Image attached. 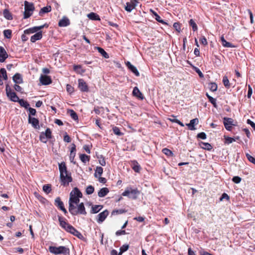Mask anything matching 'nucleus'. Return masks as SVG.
Returning a JSON list of instances; mask_svg holds the SVG:
<instances>
[{
	"label": "nucleus",
	"instance_id": "nucleus-1",
	"mask_svg": "<svg viewBox=\"0 0 255 255\" xmlns=\"http://www.w3.org/2000/svg\"><path fill=\"white\" fill-rule=\"evenodd\" d=\"M82 197V193L77 187H75L70 193L69 208H73L75 205L80 204V198Z\"/></svg>",
	"mask_w": 255,
	"mask_h": 255
},
{
	"label": "nucleus",
	"instance_id": "nucleus-2",
	"mask_svg": "<svg viewBox=\"0 0 255 255\" xmlns=\"http://www.w3.org/2000/svg\"><path fill=\"white\" fill-rule=\"evenodd\" d=\"M49 251L55 255L62 254L63 255H70V249L65 246H59L58 247L50 246Z\"/></svg>",
	"mask_w": 255,
	"mask_h": 255
},
{
	"label": "nucleus",
	"instance_id": "nucleus-3",
	"mask_svg": "<svg viewBox=\"0 0 255 255\" xmlns=\"http://www.w3.org/2000/svg\"><path fill=\"white\" fill-rule=\"evenodd\" d=\"M76 205L77 207L75 206L73 208H69V211L72 215L76 216L78 214L86 215L87 214V212L86 211L84 204L83 202Z\"/></svg>",
	"mask_w": 255,
	"mask_h": 255
},
{
	"label": "nucleus",
	"instance_id": "nucleus-4",
	"mask_svg": "<svg viewBox=\"0 0 255 255\" xmlns=\"http://www.w3.org/2000/svg\"><path fill=\"white\" fill-rule=\"evenodd\" d=\"M25 11L23 13V18L26 19L29 17L34 10V6L33 3H30L27 1H24Z\"/></svg>",
	"mask_w": 255,
	"mask_h": 255
},
{
	"label": "nucleus",
	"instance_id": "nucleus-5",
	"mask_svg": "<svg viewBox=\"0 0 255 255\" xmlns=\"http://www.w3.org/2000/svg\"><path fill=\"white\" fill-rule=\"evenodd\" d=\"M7 97L12 102H17L19 98L14 92H13L9 85L7 84L5 87Z\"/></svg>",
	"mask_w": 255,
	"mask_h": 255
},
{
	"label": "nucleus",
	"instance_id": "nucleus-6",
	"mask_svg": "<svg viewBox=\"0 0 255 255\" xmlns=\"http://www.w3.org/2000/svg\"><path fill=\"white\" fill-rule=\"evenodd\" d=\"M60 179L61 185L64 186H68L69 183L72 181L71 173L64 175H60Z\"/></svg>",
	"mask_w": 255,
	"mask_h": 255
},
{
	"label": "nucleus",
	"instance_id": "nucleus-7",
	"mask_svg": "<svg viewBox=\"0 0 255 255\" xmlns=\"http://www.w3.org/2000/svg\"><path fill=\"white\" fill-rule=\"evenodd\" d=\"M223 123L226 129L229 131H231L232 129V126H235L234 124V120L232 118L225 117L223 119Z\"/></svg>",
	"mask_w": 255,
	"mask_h": 255
},
{
	"label": "nucleus",
	"instance_id": "nucleus-8",
	"mask_svg": "<svg viewBox=\"0 0 255 255\" xmlns=\"http://www.w3.org/2000/svg\"><path fill=\"white\" fill-rule=\"evenodd\" d=\"M54 205L62 211L65 214L67 213V211L64 206L63 202L61 201L60 197H58L55 199Z\"/></svg>",
	"mask_w": 255,
	"mask_h": 255
},
{
	"label": "nucleus",
	"instance_id": "nucleus-9",
	"mask_svg": "<svg viewBox=\"0 0 255 255\" xmlns=\"http://www.w3.org/2000/svg\"><path fill=\"white\" fill-rule=\"evenodd\" d=\"M58 217L60 226L66 231H68L69 226H71L72 225L66 222V219L64 217L60 216H58Z\"/></svg>",
	"mask_w": 255,
	"mask_h": 255
},
{
	"label": "nucleus",
	"instance_id": "nucleus-10",
	"mask_svg": "<svg viewBox=\"0 0 255 255\" xmlns=\"http://www.w3.org/2000/svg\"><path fill=\"white\" fill-rule=\"evenodd\" d=\"M39 81L43 85H48L52 83V80L50 76L45 75H41Z\"/></svg>",
	"mask_w": 255,
	"mask_h": 255
},
{
	"label": "nucleus",
	"instance_id": "nucleus-11",
	"mask_svg": "<svg viewBox=\"0 0 255 255\" xmlns=\"http://www.w3.org/2000/svg\"><path fill=\"white\" fill-rule=\"evenodd\" d=\"M28 122L29 124H31L34 128L38 129L40 128L39 122L37 119L31 117L30 115H28Z\"/></svg>",
	"mask_w": 255,
	"mask_h": 255
},
{
	"label": "nucleus",
	"instance_id": "nucleus-12",
	"mask_svg": "<svg viewBox=\"0 0 255 255\" xmlns=\"http://www.w3.org/2000/svg\"><path fill=\"white\" fill-rule=\"evenodd\" d=\"M58 167L60 172V175H64L65 174L71 173L68 171L66 163L64 162L59 163Z\"/></svg>",
	"mask_w": 255,
	"mask_h": 255
},
{
	"label": "nucleus",
	"instance_id": "nucleus-13",
	"mask_svg": "<svg viewBox=\"0 0 255 255\" xmlns=\"http://www.w3.org/2000/svg\"><path fill=\"white\" fill-rule=\"evenodd\" d=\"M68 229H69V230H68V231H67V232L71 233V234L77 237L79 239H82L84 238L83 236L81 234V233L80 232H79L78 230H77L72 226H69Z\"/></svg>",
	"mask_w": 255,
	"mask_h": 255
},
{
	"label": "nucleus",
	"instance_id": "nucleus-14",
	"mask_svg": "<svg viewBox=\"0 0 255 255\" xmlns=\"http://www.w3.org/2000/svg\"><path fill=\"white\" fill-rule=\"evenodd\" d=\"M78 87L82 92H88L89 90L87 84L82 79L78 80Z\"/></svg>",
	"mask_w": 255,
	"mask_h": 255
},
{
	"label": "nucleus",
	"instance_id": "nucleus-15",
	"mask_svg": "<svg viewBox=\"0 0 255 255\" xmlns=\"http://www.w3.org/2000/svg\"><path fill=\"white\" fill-rule=\"evenodd\" d=\"M137 2L136 0H131L130 2H127L125 9L128 12H130L136 6V3Z\"/></svg>",
	"mask_w": 255,
	"mask_h": 255
},
{
	"label": "nucleus",
	"instance_id": "nucleus-16",
	"mask_svg": "<svg viewBox=\"0 0 255 255\" xmlns=\"http://www.w3.org/2000/svg\"><path fill=\"white\" fill-rule=\"evenodd\" d=\"M126 65L127 66V67L128 68V69L131 72H132L133 73H134L135 76H139V73L138 71V70L136 69V68L134 66L132 65L130 63V62L127 61V62H126Z\"/></svg>",
	"mask_w": 255,
	"mask_h": 255
},
{
	"label": "nucleus",
	"instance_id": "nucleus-17",
	"mask_svg": "<svg viewBox=\"0 0 255 255\" xmlns=\"http://www.w3.org/2000/svg\"><path fill=\"white\" fill-rule=\"evenodd\" d=\"M109 214V212L107 210L104 211L103 212L100 213L98 214V219H97V222L99 223L103 222L105 219L107 218Z\"/></svg>",
	"mask_w": 255,
	"mask_h": 255
},
{
	"label": "nucleus",
	"instance_id": "nucleus-18",
	"mask_svg": "<svg viewBox=\"0 0 255 255\" xmlns=\"http://www.w3.org/2000/svg\"><path fill=\"white\" fill-rule=\"evenodd\" d=\"M8 57V54L4 48L1 46L0 47V62H3Z\"/></svg>",
	"mask_w": 255,
	"mask_h": 255
},
{
	"label": "nucleus",
	"instance_id": "nucleus-19",
	"mask_svg": "<svg viewBox=\"0 0 255 255\" xmlns=\"http://www.w3.org/2000/svg\"><path fill=\"white\" fill-rule=\"evenodd\" d=\"M70 24L69 19L65 16H64L61 19H60L58 22V25L60 27H65Z\"/></svg>",
	"mask_w": 255,
	"mask_h": 255
},
{
	"label": "nucleus",
	"instance_id": "nucleus-20",
	"mask_svg": "<svg viewBox=\"0 0 255 255\" xmlns=\"http://www.w3.org/2000/svg\"><path fill=\"white\" fill-rule=\"evenodd\" d=\"M12 80L15 84H21L23 83L22 76L19 73H16L12 77Z\"/></svg>",
	"mask_w": 255,
	"mask_h": 255
},
{
	"label": "nucleus",
	"instance_id": "nucleus-21",
	"mask_svg": "<svg viewBox=\"0 0 255 255\" xmlns=\"http://www.w3.org/2000/svg\"><path fill=\"white\" fill-rule=\"evenodd\" d=\"M132 94L134 96L138 98L139 99L142 100L144 98V97H143L142 94L141 93V92L139 91V90L136 87H135L133 88V90L132 91Z\"/></svg>",
	"mask_w": 255,
	"mask_h": 255
},
{
	"label": "nucleus",
	"instance_id": "nucleus-22",
	"mask_svg": "<svg viewBox=\"0 0 255 255\" xmlns=\"http://www.w3.org/2000/svg\"><path fill=\"white\" fill-rule=\"evenodd\" d=\"M199 121L197 118H195L191 120L189 124H187L186 126L188 127L191 130H195V128L194 126L198 124Z\"/></svg>",
	"mask_w": 255,
	"mask_h": 255
},
{
	"label": "nucleus",
	"instance_id": "nucleus-23",
	"mask_svg": "<svg viewBox=\"0 0 255 255\" xmlns=\"http://www.w3.org/2000/svg\"><path fill=\"white\" fill-rule=\"evenodd\" d=\"M42 37V31L36 32L31 37L30 41L31 42H35L37 40H40Z\"/></svg>",
	"mask_w": 255,
	"mask_h": 255
},
{
	"label": "nucleus",
	"instance_id": "nucleus-24",
	"mask_svg": "<svg viewBox=\"0 0 255 255\" xmlns=\"http://www.w3.org/2000/svg\"><path fill=\"white\" fill-rule=\"evenodd\" d=\"M109 192V189L107 187H104L100 189L98 193V195L99 197H104L106 196Z\"/></svg>",
	"mask_w": 255,
	"mask_h": 255
},
{
	"label": "nucleus",
	"instance_id": "nucleus-25",
	"mask_svg": "<svg viewBox=\"0 0 255 255\" xmlns=\"http://www.w3.org/2000/svg\"><path fill=\"white\" fill-rule=\"evenodd\" d=\"M131 166L133 170L136 172H139L141 167L136 160L131 161Z\"/></svg>",
	"mask_w": 255,
	"mask_h": 255
},
{
	"label": "nucleus",
	"instance_id": "nucleus-26",
	"mask_svg": "<svg viewBox=\"0 0 255 255\" xmlns=\"http://www.w3.org/2000/svg\"><path fill=\"white\" fill-rule=\"evenodd\" d=\"M139 194V191L137 189H130V193L129 194L130 198H131L132 199H136L137 198L138 195Z\"/></svg>",
	"mask_w": 255,
	"mask_h": 255
},
{
	"label": "nucleus",
	"instance_id": "nucleus-27",
	"mask_svg": "<svg viewBox=\"0 0 255 255\" xmlns=\"http://www.w3.org/2000/svg\"><path fill=\"white\" fill-rule=\"evenodd\" d=\"M51 11V7L50 5H48L42 7L39 11V14L40 16H43V14L48 13Z\"/></svg>",
	"mask_w": 255,
	"mask_h": 255
},
{
	"label": "nucleus",
	"instance_id": "nucleus-28",
	"mask_svg": "<svg viewBox=\"0 0 255 255\" xmlns=\"http://www.w3.org/2000/svg\"><path fill=\"white\" fill-rule=\"evenodd\" d=\"M3 16L7 20L12 19V14L7 9H5L3 10Z\"/></svg>",
	"mask_w": 255,
	"mask_h": 255
},
{
	"label": "nucleus",
	"instance_id": "nucleus-29",
	"mask_svg": "<svg viewBox=\"0 0 255 255\" xmlns=\"http://www.w3.org/2000/svg\"><path fill=\"white\" fill-rule=\"evenodd\" d=\"M97 49L98 50V52L101 54V55L105 58H109V54L105 51V50L100 47H96Z\"/></svg>",
	"mask_w": 255,
	"mask_h": 255
},
{
	"label": "nucleus",
	"instance_id": "nucleus-30",
	"mask_svg": "<svg viewBox=\"0 0 255 255\" xmlns=\"http://www.w3.org/2000/svg\"><path fill=\"white\" fill-rule=\"evenodd\" d=\"M88 17L89 19L91 20H100L99 16L96 13L91 12L88 14Z\"/></svg>",
	"mask_w": 255,
	"mask_h": 255
},
{
	"label": "nucleus",
	"instance_id": "nucleus-31",
	"mask_svg": "<svg viewBox=\"0 0 255 255\" xmlns=\"http://www.w3.org/2000/svg\"><path fill=\"white\" fill-rule=\"evenodd\" d=\"M103 172V169L101 166H97L96 167L95 173L94 174V176L96 178H98L99 175V176H101Z\"/></svg>",
	"mask_w": 255,
	"mask_h": 255
},
{
	"label": "nucleus",
	"instance_id": "nucleus-32",
	"mask_svg": "<svg viewBox=\"0 0 255 255\" xmlns=\"http://www.w3.org/2000/svg\"><path fill=\"white\" fill-rule=\"evenodd\" d=\"M103 208V206L101 205H95L92 206V210L91 211V213L96 214L99 212Z\"/></svg>",
	"mask_w": 255,
	"mask_h": 255
},
{
	"label": "nucleus",
	"instance_id": "nucleus-33",
	"mask_svg": "<svg viewBox=\"0 0 255 255\" xmlns=\"http://www.w3.org/2000/svg\"><path fill=\"white\" fill-rule=\"evenodd\" d=\"M17 102H18L21 107H24L25 109H28L29 107V104L27 101H24L23 99H19V100L17 101Z\"/></svg>",
	"mask_w": 255,
	"mask_h": 255
},
{
	"label": "nucleus",
	"instance_id": "nucleus-34",
	"mask_svg": "<svg viewBox=\"0 0 255 255\" xmlns=\"http://www.w3.org/2000/svg\"><path fill=\"white\" fill-rule=\"evenodd\" d=\"M80 158L83 163H86L89 161L90 156L85 154H82L80 155Z\"/></svg>",
	"mask_w": 255,
	"mask_h": 255
},
{
	"label": "nucleus",
	"instance_id": "nucleus-35",
	"mask_svg": "<svg viewBox=\"0 0 255 255\" xmlns=\"http://www.w3.org/2000/svg\"><path fill=\"white\" fill-rule=\"evenodd\" d=\"M37 26H34L32 28H28L24 30V32L25 34H29L30 33H35L38 31V29H37Z\"/></svg>",
	"mask_w": 255,
	"mask_h": 255
},
{
	"label": "nucleus",
	"instance_id": "nucleus-36",
	"mask_svg": "<svg viewBox=\"0 0 255 255\" xmlns=\"http://www.w3.org/2000/svg\"><path fill=\"white\" fill-rule=\"evenodd\" d=\"M68 113L70 114L71 117L74 120H77L78 119V117L77 113L73 110H69L68 111Z\"/></svg>",
	"mask_w": 255,
	"mask_h": 255
},
{
	"label": "nucleus",
	"instance_id": "nucleus-37",
	"mask_svg": "<svg viewBox=\"0 0 255 255\" xmlns=\"http://www.w3.org/2000/svg\"><path fill=\"white\" fill-rule=\"evenodd\" d=\"M127 212V211L125 209H119V210H114L112 212V215H117L118 214H122L123 213H125Z\"/></svg>",
	"mask_w": 255,
	"mask_h": 255
},
{
	"label": "nucleus",
	"instance_id": "nucleus-38",
	"mask_svg": "<svg viewBox=\"0 0 255 255\" xmlns=\"http://www.w3.org/2000/svg\"><path fill=\"white\" fill-rule=\"evenodd\" d=\"M12 31L10 29H6L3 31V35L5 38L10 39L11 37Z\"/></svg>",
	"mask_w": 255,
	"mask_h": 255
},
{
	"label": "nucleus",
	"instance_id": "nucleus-39",
	"mask_svg": "<svg viewBox=\"0 0 255 255\" xmlns=\"http://www.w3.org/2000/svg\"><path fill=\"white\" fill-rule=\"evenodd\" d=\"M189 24L190 26H191L192 27V29L194 31L197 30V29H198L197 25L193 19H191L189 20Z\"/></svg>",
	"mask_w": 255,
	"mask_h": 255
},
{
	"label": "nucleus",
	"instance_id": "nucleus-40",
	"mask_svg": "<svg viewBox=\"0 0 255 255\" xmlns=\"http://www.w3.org/2000/svg\"><path fill=\"white\" fill-rule=\"evenodd\" d=\"M223 83L224 84V86L227 88H229L231 86L229 81L228 79V77L226 76L223 77Z\"/></svg>",
	"mask_w": 255,
	"mask_h": 255
},
{
	"label": "nucleus",
	"instance_id": "nucleus-41",
	"mask_svg": "<svg viewBox=\"0 0 255 255\" xmlns=\"http://www.w3.org/2000/svg\"><path fill=\"white\" fill-rule=\"evenodd\" d=\"M43 134L47 139H51L52 138V132L49 128H47L45 131L43 132Z\"/></svg>",
	"mask_w": 255,
	"mask_h": 255
},
{
	"label": "nucleus",
	"instance_id": "nucleus-42",
	"mask_svg": "<svg viewBox=\"0 0 255 255\" xmlns=\"http://www.w3.org/2000/svg\"><path fill=\"white\" fill-rule=\"evenodd\" d=\"M113 130L114 133L117 135L122 136L124 134L123 133L121 132L120 128L117 127H114L113 128Z\"/></svg>",
	"mask_w": 255,
	"mask_h": 255
},
{
	"label": "nucleus",
	"instance_id": "nucleus-43",
	"mask_svg": "<svg viewBox=\"0 0 255 255\" xmlns=\"http://www.w3.org/2000/svg\"><path fill=\"white\" fill-rule=\"evenodd\" d=\"M162 152L168 156H173V152L169 149L164 148L162 150Z\"/></svg>",
	"mask_w": 255,
	"mask_h": 255
},
{
	"label": "nucleus",
	"instance_id": "nucleus-44",
	"mask_svg": "<svg viewBox=\"0 0 255 255\" xmlns=\"http://www.w3.org/2000/svg\"><path fill=\"white\" fill-rule=\"evenodd\" d=\"M43 190L47 194L51 191V186L50 184H46L43 186Z\"/></svg>",
	"mask_w": 255,
	"mask_h": 255
},
{
	"label": "nucleus",
	"instance_id": "nucleus-45",
	"mask_svg": "<svg viewBox=\"0 0 255 255\" xmlns=\"http://www.w3.org/2000/svg\"><path fill=\"white\" fill-rule=\"evenodd\" d=\"M201 144L204 145L202 147L205 149L210 150L212 148V146L208 142H201Z\"/></svg>",
	"mask_w": 255,
	"mask_h": 255
},
{
	"label": "nucleus",
	"instance_id": "nucleus-46",
	"mask_svg": "<svg viewBox=\"0 0 255 255\" xmlns=\"http://www.w3.org/2000/svg\"><path fill=\"white\" fill-rule=\"evenodd\" d=\"M94 191V187L92 185L88 186L86 189V194L88 195L92 194Z\"/></svg>",
	"mask_w": 255,
	"mask_h": 255
},
{
	"label": "nucleus",
	"instance_id": "nucleus-47",
	"mask_svg": "<svg viewBox=\"0 0 255 255\" xmlns=\"http://www.w3.org/2000/svg\"><path fill=\"white\" fill-rule=\"evenodd\" d=\"M98 158L99 159V163L102 166H105L106 165V161L105 160V158L102 155H100V156H98Z\"/></svg>",
	"mask_w": 255,
	"mask_h": 255
},
{
	"label": "nucleus",
	"instance_id": "nucleus-48",
	"mask_svg": "<svg viewBox=\"0 0 255 255\" xmlns=\"http://www.w3.org/2000/svg\"><path fill=\"white\" fill-rule=\"evenodd\" d=\"M0 72L2 76L3 79L4 80H7L8 77L5 69L4 68H1L0 70Z\"/></svg>",
	"mask_w": 255,
	"mask_h": 255
},
{
	"label": "nucleus",
	"instance_id": "nucleus-49",
	"mask_svg": "<svg viewBox=\"0 0 255 255\" xmlns=\"http://www.w3.org/2000/svg\"><path fill=\"white\" fill-rule=\"evenodd\" d=\"M210 90L212 91V92H215L217 91V88H218V86H217V85L216 84V83H211L210 84Z\"/></svg>",
	"mask_w": 255,
	"mask_h": 255
},
{
	"label": "nucleus",
	"instance_id": "nucleus-50",
	"mask_svg": "<svg viewBox=\"0 0 255 255\" xmlns=\"http://www.w3.org/2000/svg\"><path fill=\"white\" fill-rule=\"evenodd\" d=\"M47 138L46 137V136H44V135L43 134V132H41V133L39 135V140L41 142L46 143L47 141Z\"/></svg>",
	"mask_w": 255,
	"mask_h": 255
},
{
	"label": "nucleus",
	"instance_id": "nucleus-51",
	"mask_svg": "<svg viewBox=\"0 0 255 255\" xmlns=\"http://www.w3.org/2000/svg\"><path fill=\"white\" fill-rule=\"evenodd\" d=\"M153 13L155 16V19L157 21L161 23L166 24V23L163 20H162L161 18V17L159 15H158L156 12H153Z\"/></svg>",
	"mask_w": 255,
	"mask_h": 255
},
{
	"label": "nucleus",
	"instance_id": "nucleus-52",
	"mask_svg": "<svg viewBox=\"0 0 255 255\" xmlns=\"http://www.w3.org/2000/svg\"><path fill=\"white\" fill-rule=\"evenodd\" d=\"M209 101L213 105L214 107L217 108L216 99L213 98L212 97H209Z\"/></svg>",
	"mask_w": 255,
	"mask_h": 255
},
{
	"label": "nucleus",
	"instance_id": "nucleus-53",
	"mask_svg": "<svg viewBox=\"0 0 255 255\" xmlns=\"http://www.w3.org/2000/svg\"><path fill=\"white\" fill-rule=\"evenodd\" d=\"M193 69L195 71V72L198 73L199 76L200 78H203L204 77V75L202 73V72L200 71V70L196 67H193Z\"/></svg>",
	"mask_w": 255,
	"mask_h": 255
},
{
	"label": "nucleus",
	"instance_id": "nucleus-54",
	"mask_svg": "<svg viewBox=\"0 0 255 255\" xmlns=\"http://www.w3.org/2000/svg\"><path fill=\"white\" fill-rule=\"evenodd\" d=\"M206 134L204 132H200L197 135V138L202 139H205L206 138Z\"/></svg>",
	"mask_w": 255,
	"mask_h": 255
},
{
	"label": "nucleus",
	"instance_id": "nucleus-55",
	"mask_svg": "<svg viewBox=\"0 0 255 255\" xmlns=\"http://www.w3.org/2000/svg\"><path fill=\"white\" fill-rule=\"evenodd\" d=\"M246 156L248 159L254 164H255V158L251 156L249 153H246Z\"/></svg>",
	"mask_w": 255,
	"mask_h": 255
},
{
	"label": "nucleus",
	"instance_id": "nucleus-56",
	"mask_svg": "<svg viewBox=\"0 0 255 255\" xmlns=\"http://www.w3.org/2000/svg\"><path fill=\"white\" fill-rule=\"evenodd\" d=\"M225 143L227 144H230L235 141V139L230 137H225Z\"/></svg>",
	"mask_w": 255,
	"mask_h": 255
},
{
	"label": "nucleus",
	"instance_id": "nucleus-57",
	"mask_svg": "<svg viewBox=\"0 0 255 255\" xmlns=\"http://www.w3.org/2000/svg\"><path fill=\"white\" fill-rule=\"evenodd\" d=\"M241 178L239 176H234L232 178V181L234 183L238 184L241 181Z\"/></svg>",
	"mask_w": 255,
	"mask_h": 255
},
{
	"label": "nucleus",
	"instance_id": "nucleus-58",
	"mask_svg": "<svg viewBox=\"0 0 255 255\" xmlns=\"http://www.w3.org/2000/svg\"><path fill=\"white\" fill-rule=\"evenodd\" d=\"M28 111L29 112V115H30V116L32 115V116H35L36 114V110L33 109V108H30V107H29L28 108Z\"/></svg>",
	"mask_w": 255,
	"mask_h": 255
},
{
	"label": "nucleus",
	"instance_id": "nucleus-59",
	"mask_svg": "<svg viewBox=\"0 0 255 255\" xmlns=\"http://www.w3.org/2000/svg\"><path fill=\"white\" fill-rule=\"evenodd\" d=\"M173 27L175 29V30L177 31H178V32H179L180 31L181 29H180V25L179 23H178V22H175L173 24Z\"/></svg>",
	"mask_w": 255,
	"mask_h": 255
},
{
	"label": "nucleus",
	"instance_id": "nucleus-60",
	"mask_svg": "<svg viewBox=\"0 0 255 255\" xmlns=\"http://www.w3.org/2000/svg\"><path fill=\"white\" fill-rule=\"evenodd\" d=\"M129 248V245L128 244H125L123 245L120 249V250L122 251L123 252L127 251Z\"/></svg>",
	"mask_w": 255,
	"mask_h": 255
},
{
	"label": "nucleus",
	"instance_id": "nucleus-61",
	"mask_svg": "<svg viewBox=\"0 0 255 255\" xmlns=\"http://www.w3.org/2000/svg\"><path fill=\"white\" fill-rule=\"evenodd\" d=\"M223 199H226L227 200H229L230 197L228 196V195L227 194H226L225 193H224L222 195V196H221V198L220 199V201H222Z\"/></svg>",
	"mask_w": 255,
	"mask_h": 255
},
{
	"label": "nucleus",
	"instance_id": "nucleus-62",
	"mask_svg": "<svg viewBox=\"0 0 255 255\" xmlns=\"http://www.w3.org/2000/svg\"><path fill=\"white\" fill-rule=\"evenodd\" d=\"M200 41L201 42V43H202L203 45H207L208 43H207V39L205 37V36H203L200 39Z\"/></svg>",
	"mask_w": 255,
	"mask_h": 255
},
{
	"label": "nucleus",
	"instance_id": "nucleus-63",
	"mask_svg": "<svg viewBox=\"0 0 255 255\" xmlns=\"http://www.w3.org/2000/svg\"><path fill=\"white\" fill-rule=\"evenodd\" d=\"M18 84H15L14 86H13V88L14 89V90L17 92H22L21 91L22 90V88L19 86L18 85H17Z\"/></svg>",
	"mask_w": 255,
	"mask_h": 255
},
{
	"label": "nucleus",
	"instance_id": "nucleus-64",
	"mask_svg": "<svg viewBox=\"0 0 255 255\" xmlns=\"http://www.w3.org/2000/svg\"><path fill=\"white\" fill-rule=\"evenodd\" d=\"M223 46L225 47H235L232 43L226 41L223 44Z\"/></svg>",
	"mask_w": 255,
	"mask_h": 255
}]
</instances>
